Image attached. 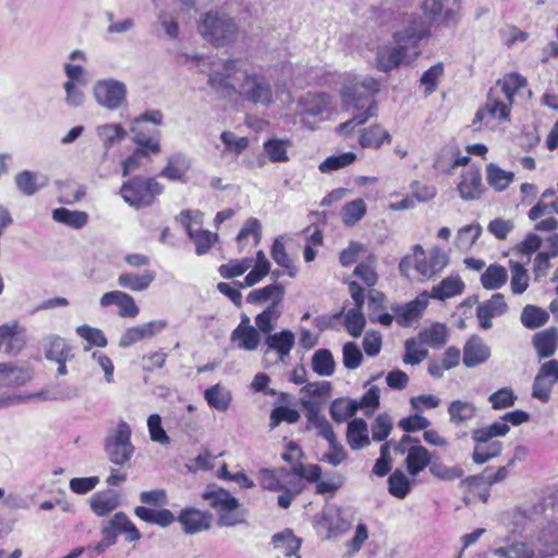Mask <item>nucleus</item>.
<instances>
[{
    "instance_id": "f257e3e1",
    "label": "nucleus",
    "mask_w": 558,
    "mask_h": 558,
    "mask_svg": "<svg viewBox=\"0 0 558 558\" xmlns=\"http://www.w3.org/2000/svg\"><path fill=\"white\" fill-rule=\"evenodd\" d=\"M380 90V82L371 76L354 77L342 89V100L344 107L361 111L353 116L352 119L340 123L337 133L347 136L353 130L366 123L368 119L377 117L378 106L374 100L375 94Z\"/></svg>"
},
{
    "instance_id": "f03ea898",
    "label": "nucleus",
    "mask_w": 558,
    "mask_h": 558,
    "mask_svg": "<svg viewBox=\"0 0 558 558\" xmlns=\"http://www.w3.org/2000/svg\"><path fill=\"white\" fill-rule=\"evenodd\" d=\"M303 457L301 448L290 441L282 453V459L290 464V469H262L260 486L268 490H282L290 486L294 494L300 493L305 483H314V465L305 466L302 462Z\"/></svg>"
},
{
    "instance_id": "7ed1b4c3",
    "label": "nucleus",
    "mask_w": 558,
    "mask_h": 558,
    "mask_svg": "<svg viewBox=\"0 0 558 558\" xmlns=\"http://www.w3.org/2000/svg\"><path fill=\"white\" fill-rule=\"evenodd\" d=\"M525 85L526 80L519 74H511L498 81L490 88L485 106L476 112L474 123L482 121L486 116L508 120L514 94Z\"/></svg>"
},
{
    "instance_id": "20e7f679",
    "label": "nucleus",
    "mask_w": 558,
    "mask_h": 558,
    "mask_svg": "<svg viewBox=\"0 0 558 558\" xmlns=\"http://www.w3.org/2000/svg\"><path fill=\"white\" fill-rule=\"evenodd\" d=\"M198 32L208 43L216 47H225L236 39L239 26L227 13L220 11L206 12L199 23Z\"/></svg>"
},
{
    "instance_id": "39448f33",
    "label": "nucleus",
    "mask_w": 558,
    "mask_h": 558,
    "mask_svg": "<svg viewBox=\"0 0 558 558\" xmlns=\"http://www.w3.org/2000/svg\"><path fill=\"white\" fill-rule=\"evenodd\" d=\"M243 65L245 62L240 59H228L210 69L207 84L218 98L227 99L238 95Z\"/></svg>"
},
{
    "instance_id": "423d86ee",
    "label": "nucleus",
    "mask_w": 558,
    "mask_h": 558,
    "mask_svg": "<svg viewBox=\"0 0 558 558\" xmlns=\"http://www.w3.org/2000/svg\"><path fill=\"white\" fill-rule=\"evenodd\" d=\"M202 497L217 511L219 526L231 527L246 523V511L241 509L239 500L228 490L216 487L207 488Z\"/></svg>"
},
{
    "instance_id": "0eeeda50",
    "label": "nucleus",
    "mask_w": 558,
    "mask_h": 558,
    "mask_svg": "<svg viewBox=\"0 0 558 558\" xmlns=\"http://www.w3.org/2000/svg\"><path fill=\"white\" fill-rule=\"evenodd\" d=\"M163 190L155 178L135 175L123 182L119 194L126 204L138 209L151 206Z\"/></svg>"
},
{
    "instance_id": "6e6552de",
    "label": "nucleus",
    "mask_w": 558,
    "mask_h": 558,
    "mask_svg": "<svg viewBox=\"0 0 558 558\" xmlns=\"http://www.w3.org/2000/svg\"><path fill=\"white\" fill-rule=\"evenodd\" d=\"M238 96L254 105L269 106L274 101L269 80L259 72H250L245 65H243Z\"/></svg>"
},
{
    "instance_id": "1a4fd4ad",
    "label": "nucleus",
    "mask_w": 558,
    "mask_h": 558,
    "mask_svg": "<svg viewBox=\"0 0 558 558\" xmlns=\"http://www.w3.org/2000/svg\"><path fill=\"white\" fill-rule=\"evenodd\" d=\"M131 427L125 421H120L117 428L105 440V452L109 461L116 465L124 466L134 454L131 442Z\"/></svg>"
},
{
    "instance_id": "9d476101",
    "label": "nucleus",
    "mask_w": 558,
    "mask_h": 558,
    "mask_svg": "<svg viewBox=\"0 0 558 558\" xmlns=\"http://www.w3.org/2000/svg\"><path fill=\"white\" fill-rule=\"evenodd\" d=\"M93 94L99 106L113 111L126 101L128 88L119 80L104 78L94 84Z\"/></svg>"
},
{
    "instance_id": "9b49d317",
    "label": "nucleus",
    "mask_w": 558,
    "mask_h": 558,
    "mask_svg": "<svg viewBox=\"0 0 558 558\" xmlns=\"http://www.w3.org/2000/svg\"><path fill=\"white\" fill-rule=\"evenodd\" d=\"M429 25L416 14L403 16L400 26L393 32L392 37L396 44L401 45L407 50L416 47L417 44L428 37Z\"/></svg>"
},
{
    "instance_id": "f8f14e48",
    "label": "nucleus",
    "mask_w": 558,
    "mask_h": 558,
    "mask_svg": "<svg viewBox=\"0 0 558 558\" xmlns=\"http://www.w3.org/2000/svg\"><path fill=\"white\" fill-rule=\"evenodd\" d=\"M101 541L109 546H113L117 543L118 535L125 534L129 542H137L142 535L135 524L129 519V517L120 511L107 522H105L100 530Z\"/></svg>"
},
{
    "instance_id": "ddd939ff",
    "label": "nucleus",
    "mask_w": 558,
    "mask_h": 558,
    "mask_svg": "<svg viewBox=\"0 0 558 558\" xmlns=\"http://www.w3.org/2000/svg\"><path fill=\"white\" fill-rule=\"evenodd\" d=\"M558 383V361L550 360L543 363L534 378L532 385V397L547 403L550 399L551 390Z\"/></svg>"
},
{
    "instance_id": "4468645a",
    "label": "nucleus",
    "mask_w": 558,
    "mask_h": 558,
    "mask_svg": "<svg viewBox=\"0 0 558 558\" xmlns=\"http://www.w3.org/2000/svg\"><path fill=\"white\" fill-rule=\"evenodd\" d=\"M317 523L318 527L325 531L323 538L331 539L349 531L352 522L348 511L335 506H327Z\"/></svg>"
},
{
    "instance_id": "2eb2a0df",
    "label": "nucleus",
    "mask_w": 558,
    "mask_h": 558,
    "mask_svg": "<svg viewBox=\"0 0 558 558\" xmlns=\"http://www.w3.org/2000/svg\"><path fill=\"white\" fill-rule=\"evenodd\" d=\"M458 0H424V13L434 22L445 26H452L459 20Z\"/></svg>"
},
{
    "instance_id": "dca6fc26",
    "label": "nucleus",
    "mask_w": 558,
    "mask_h": 558,
    "mask_svg": "<svg viewBox=\"0 0 558 558\" xmlns=\"http://www.w3.org/2000/svg\"><path fill=\"white\" fill-rule=\"evenodd\" d=\"M316 433L324 437L329 445V450L323 457L324 461H327L331 465L337 466L347 459L344 448L338 441L331 425L325 417H320L317 412Z\"/></svg>"
},
{
    "instance_id": "f3484780",
    "label": "nucleus",
    "mask_w": 558,
    "mask_h": 558,
    "mask_svg": "<svg viewBox=\"0 0 558 558\" xmlns=\"http://www.w3.org/2000/svg\"><path fill=\"white\" fill-rule=\"evenodd\" d=\"M26 344L25 329L17 322L0 326V352L17 355Z\"/></svg>"
},
{
    "instance_id": "a211bd4d",
    "label": "nucleus",
    "mask_w": 558,
    "mask_h": 558,
    "mask_svg": "<svg viewBox=\"0 0 558 558\" xmlns=\"http://www.w3.org/2000/svg\"><path fill=\"white\" fill-rule=\"evenodd\" d=\"M494 554L501 558H545L558 554V542L546 544L543 549L536 554L525 543H514L507 547L494 549Z\"/></svg>"
},
{
    "instance_id": "6ab92c4d",
    "label": "nucleus",
    "mask_w": 558,
    "mask_h": 558,
    "mask_svg": "<svg viewBox=\"0 0 558 558\" xmlns=\"http://www.w3.org/2000/svg\"><path fill=\"white\" fill-rule=\"evenodd\" d=\"M177 521L182 525L185 534H196L210 529L213 514L194 507H187L181 510Z\"/></svg>"
},
{
    "instance_id": "aec40b11",
    "label": "nucleus",
    "mask_w": 558,
    "mask_h": 558,
    "mask_svg": "<svg viewBox=\"0 0 558 558\" xmlns=\"http://www.w3.org/2000/svg\"><path fill=\"white\" fill-rule=\"evenodd\" d=\"M32 378L33 371L29 366L12 362L0 363V388L24 386Z\"/></svg>"
},
{
    "instance_id": "412c9836",
    "label": "nucleus",
    "mask_w": 558,
    "mask_h": 558,
    "mask_svg": "<svg viewBox=\"0 0 558 558\" xmlns=\"http://www.w3.org/2000/svg\"><path fill=\"white\" fill-rule=\"evenodd\" d=\"M427 304L428 295L426 293H422L415 300L409 303L391 306V311L393 312L395 318L400 326H409L421 317Z\"/></svg>"
},
{
    "instance_id": "4be33fe9",
    "label": "nucleus",
    "mask_w": 558,
    "mask_h": 558,
    "mask_svg": "<svg viewBox=\"0 0 558 558\" xmlns=\"http://www.w3.org/2000/svg\"><path fill=\"white\" fill-rule=\"evenodd\" d=\"M508 310L505 296L501 293H495L489 300L482 302L476 307V316L483 329L492 327V319L501 316Z\"/></svg>"
},
{
    "instance_id": "5701e85b",
    "label": "nucleus",
    "mask_w": 558,
    "mask_h": 558,
    "mask_svg": "<svg viewBox=\"0 0 558 558\" xmlns=\"http://www.w3.org/2000/svg\"><path fill=\"white\" fill-rule=\"evenodd\" d=\"M111 305L119 307L118 314L121 317L135 318L140 313L133 296L119 290L107 292L100 298V306L108 307Z\"/></svg>"
},
{
    "instance_id": "b1692460",
    "label": "nucleus",
    "mask_w": 558,
    "mask_h": 558,
    "mask_svg": "<svg viewBox=\"0 0 558 558\" xmlns=\"http://www.w3.org/2000/svg\"><path fill=\"white\" fill-rule=\"evenodd\" d=\"M484 191L481 171L471 167L463 172L461 182L458 184L460 197L464 201H473L481 197Z\"/></svg>"
},
{
    "instance_id": "393cba45",
    "label": "nucleus",
    "mask_w": 558,
    "mask_h": 558,
    "mask_svg": "<svg viewBox=\"0 0 558 558\" xmlns=\"http://www.w3.org/2000/svg\"><path fill=\"white\" fill-rule=\"evenodd\" d=\"M283 296V286L281 283H274L262 289L251 291L246 296V302L258 305L269 302L268 306L280 307L282 306Z\"/></svg>"
},
{
    "instance_id": "a878e982",
    "label": "nucleus",
    "mask_w": 558,
    "mask_h": 558,
    "mask_svg": "<svg viewBox=\"0 0 558 558\" xmlns=\"http://www.w3.org/2000/svg\"><path fill=\"white\" fill-rule=\"evenodd\" d=\"M490 356V349L477 337H471L463 348V363L466 367H475L486 362Z\"/></svg>"
},
{
    "instance_id": "bb28decb",
    "label": "nucleus",
    "mask_w": 558,
    "mask_h": 558,
    "mask_svg": "<svg viewBox=\"0 0 558 558\" xmlns=\"http://www.w3.org/2000/svg\"><path fill=\"white\" fill-rule=\"evenodd\" d=\"M295 343V336L291 330L284 329L279 332L270 333L265 338V354L274 351L281 361L288 356Z\"/></svg>"
},
{
    "instance_id": "cd10ccee",
    "label": "nucleus",
    "mask_w": 558,
    "mask_h": 558,
    "mask_svg": "<svg viewBox=\"0 0 558 558\" xmlns=\"http://www.w3.org/2000/svg\"><path fill=\"white\" fill-rule=\"evenodd\" d=\"M412 266L421 276L425 278L433 277V270L428 267V256L420 244L413 246L412 255H407L401 259L399 269L403 275L409 276Z\"/></svg>"
},
{
    "instance_id": "c85d7f7f",
    "label": "nucleus",
    "mask_w": 558,
    "mask_h": 558,
    "mask_svg": "<svg viewBox=\"0 0 558 558\" xmlns=\"http://www.w3.org/2000/svg\"><path fill=\"white\" fill-rule=\"evenodd\" d=\"M405 53L407 49L398 44L379 47L376 53L377 68L383 72H389L402 63Z\"/></svg>"
},
{
    "instance_id": "c756f323",
    "label": "nucleus",
    "mask_w": 558,
    "mask_h": 558,
    "mask_svg": "<svg viewBox=\"0 0 558 558\" xmlns=\"http://www.w3.org/2000/svg\"><path fill=\"white\" fill-rule=\"evenodd\" d=\"M432 461L430 452L422 445L416 444L410 446L405 459V466L408 473L412 476L417 475L426 466H429Z\"/></svg>"
},
{
    "instance_id": "7c9ffc66",
    "label": "nucleus",
    "mask_w": 558,
    "mask_h": 558,
    "mask_svg": "<svg viewBox=\"0 0 558 558\" xmlns=\"http://www.w3.org/2000/svg\"><path fill=\"white\" fill-rule=\"evenodd\" d=\"M347 440L352 450H359L371 444L367 423L363 418H354L348 424Z\"/></svg>"
},
{
    "instance_id": "2f4dec72",
    "label": "nucleus",
    "mask_w": 558,
    "mask_h": 558,
    "mask_svg": "<svg viewBox=\"0 0 558 558\" xmlns=\"http://www.w3.org/2000/svg\"><path fill=\"white\" fill-rule=\"evenodd\" d=\"M156 278L154 270L146 269L142 274L124 272L118 277V284L121 288L132 291L146 290Z\"/></svg>"
},
{
    "instance_id": "473e14b6",
    "label": "nucleus",
    "mask_w": 558,
    "mask_h": 558,
    "mask_svg": "<svg viewBox=\"0 0 558 558\" xmlns=\"http://www.w3.org/2000/svg\"><path fill=\"white\" fill-rule=\"evenodd\" d=\"M558 340V332L549 328L533 336V345L539 359H547L555 354Z\"/></svg>"
},
{
    "instance_id": "72a5a7b5",
    "label": "nucleus",
    "mask_w": 558,
    "mask_h": 558,
    "mask_svg": "<svg viewBox=\"0 0 558 558\" xmlns=\"http://www.w3.org/2000/svg\"><path fill=\"white\" fill-rule=\"evenodd\" d=\"M44 353L48 361L60 360V357L74 354L73 348L59 335H48L44 338Z\"/></svg>"
},
{
    "instance_id": "f704fd0d",
    "label": "nucleus",
    "mask_w": 558,
    "mask_h": 558,
    "mask_svg": "<svg viewBox=\"0 0 558 558\" xmlns=\"http://www.w3.org/2000/svg\"><path fill=\"white\" fill-rule=\"evenodd\" d=\"M134 513L144 522L156 524L161 527H167L177 520L169 509L155 510L144 506H138L134 509Z\"/></svg>"
},
{
    "instance_id": "c9c22d12",
    "label": "nucleus",
    "mask_w": 558,
    "mask_h": 558,
    "mask_svg": "<svg viewBox=\"0 0 558 558\" xmlns=\"http://www.w3.org/2000/svg\"><path fill=\"white\" fill-rule=\"evenodd\" d=\"M236 347L245 351H254L260 344V333L255 327H235L230 337Z\"/></svg>"
},
{
    "instance_id": "e433bc0d",
    "label": "nucleus",
    "mask_w": 558,
    "mask_h": 558,
    "mask_svg": "<svg viewBox=\"0 0 558 558\" xmlns=\"http://www.w3.org/2000/svg\"><path fill=\"white\" fill-rule=\"evenodd\" d=\"M204 398L211 409L226 412L232 401V395L221 384H216L204 391Z\"/></svg>"
},
{
    "instance_id": "4c0bfd02",
    "label": "nucleus",
    "mask_w": 558,
    "mask_h": 558,
    "mask_svg": "<svg viewBox=\"0 0 558 558\" xmlns=\"http://www.w3.org/2000/svg\"><path fill=\"white\" fill-rule=\"evenodd\" d=\"M119 506V497L113 490L96 493L90 499V508L98 517H105Z\"/></svg>"
},
{
    "instance_id": "58836bf2",
    "label": "nucleus",
    "mask_w": 558,
    "mask_h": 558,
    "mask_svg": "<svg viewBox=\"0 0 558 558\" xmlns=\"http://www.w3.org/2000/svg\"><path fill=\"white\" fill-rule=\"evenodd\" d=\"M385 141L390 143L391 136L389 132L379 124L363 129L359 138V143L362 147L375 149L379 148Z\"/></svg>"
},
{
    "instance_id": "ea45409f",
    "label": "nucleus",
    "mask_w": 558,
    "mask_h": 558,
    "mask_svg": "<svg viewBox=\"0 0 558 558\" xmlns=\"http://www.w3.org/2000/svg\"><path fill=\"white\" fill-rule=\"evenodd\" d=\"M54 221L63 223L73 229H82L88 222V214L82 210H70L64 207L52 210Z\"/></svg>"
},
{
    "instance_id": "a19ab883",
    "label": "nucleus",
    "mask_w": 558,
    "mask_h": 558,
    "mask_svg": "<svg viewBox=\"0 0 558 558\" xmlns=\"http://www.w3.org/2000/svg\"><path fill=\"white\" fill-rule=\"evenodd\" d=\"M190 169L187 158L182 154H175L168 159L167 166L161 170L159 177L171 181H181Z\"/></svg>"
},
{
    "instance_id": "79ce46f5",
    "label": "nucleus",
    "mask_w": 558,
    "mask_h": 558,
    "mask_svg": "<svg viewBox=\"0 0 558 558\" xmlns=\"http://www.w3.org/2000/svg\"><path fill=\"white\" fill-rule=\"evenodd\" d=\"M343 484V476L337 472L323 473L316 465V493L333 495Z\"/></svg>"
},
{
    "instance_id": "37998d69",
    "label": "nucleus",
    "mask_w": 558,
    "mask_h": 558,
    "mask_svg": "<svg viewBox=\"0 0 558 558\" xmlns=\"http://www.w3.org/2000/svg\"><path fill=\"white\" fill-rule=\"evenodd\" d=\"M271 543L276 549L283 551L284 556L291 557L296 555L301 546V538L296 537L289 529L276 533L271 537Z\"/></svg>"
},
{
    "instance_id": "c03bdc74",
    "label": "nucleus",
    "mask_w": 558,
    "mask_h": 558,
    "mask_svg": "<svg viewBox=\"0 0 558 558\" xmlns=\"http://www.w3.org/2000/svg\"><path fill=\"white\" fill-rule=\"evenodd\" d=\"M447 328L444 324L436 323L429 328L420 331L417 339L421 343L428 344L432 348H441L447 342Z\"/></svg>"
},
{
    "instance_id": "a18cd8bd",
    "label": "nucleus",
    "mask_w": 558,
    "mask_h": 558,
    "mask_svg": "<svg viewBox=\"0 0 558 558\" xmlns=\"http://www.w3.org/2000/svg\"><path fill=\"white\" fill-rule=\"evenodd\" d=\"M502 442L499 440H488L487 442H475L472 459L476 464H483L490 459L500 456Z\"/></svg>"
},
{
    "instance_id": "49530a36",
    "label": "nucleus",
    "mask_w": 558,
    "mask_h": 558,
    "mask_svg": "<svg viewBox=\"0 0 558 558\" xmlns=\"http://www.w3.org/2000/svg\"><path fill=\"white\" fill-rule=\"evenodd\" d=\"M508 279V272L500 265H489L481 276V282L487 290H497L501 288Z\"/></svg>"
},
{
    "instance_id": "de8ad7c7",
    "label": "nucleus",
    "mask_w": 558,
    "mask_h": 558,
    "mask_svg": "<svg viewBox=\"0 0 558 558\" xmlns=\"http://www.w3.org/2000/svg\"><path fill=\"white\" fill-rule=\"evenodd\" d=\"M282 314V306H267L262 313L255 317L256 329L266 336L270 335L275 329V323Z\"/></svg>"
},
{
    "instance_id": "09e8293b",
    "label": "nucleus",
    "mask_w": 558,
    "mask_h": 558,
    "mask_svg": "<svg viewBox=\"0 0 558 558\" xmlns=\"http://www.w3.org/2000/svg\"><path fill=\"white\" fill-rule=\"evenodd\" d=\"M270 270V263L263 251L256 253V264L245 276L244 282L239 283L241 288L252 287L259 282Z\"/></svg>"
},
{
    "instance_id": "8fccbe9b",
    "label": "nucleus",
    "mask_w": 558,
    "mask_h": 558,
    "mask_svg": "<svg viewBox=\"0 0 558 558\" xmlns=\"http://www.w3.org/2000/svg\"><path fill=\"white\" fill-rule=\"evenodd\" d=\"M450 421L454 424L464 423L476 414V407L468 401L456 400L448 407Z\"/></svg>"
},
{
    "instance_id": "3c124183",
    "label": "nucleus",
    "mask_w": 558,
    "mask_h": 558,
    "mask_svg": "<svg viewBox=\"0 0 558 558\" xmlns=\"http://www.w3.org/2000/svg\"><path fill=\"white\" fill-rule=\"evenodd\" d=\"M97 135L102 141L106 149L120 143L126 136L125 130L120 124L108 123L97 128Z\"/></svg>"
},
{
    "instance_id": "603ef678",
    "label": "nucleus",
    "mask_w": 558,
    "mask_h": 558,
    "mask_svg": "<svg viewBox=\"0 0 558 558\" xmlns=\"http://www.w3.org/2000/svg\"><path fill=\"white\" fill-rule=\"evenodd\" d=\"M510 427L502 422H495L482 428H476L472 432V439L474 442H487L495 437H501L508 434Z\"/></svg>"
},
{
    "instance_id": "864d4df0",
    "label": "nucleus",
    "mask_w": 558,
    "mask_h": 558,
    "mask_svg": "<svg viewBox=\"0 0 558 558\" xmlns=\"http://www.w3.org/2000/svg\"><path fill=\"white\" fill-rule=\"evenodd\" d=\"M464 283L459 278L449 277L444 279L440 284L433 288L432 298L446 300L461 294Z\"/></svg>"
},
{
    "instance_id": "5fc2aeb1",
    "label": "nucleus",
    "mask_w": 558,
    "mask_h": 558,
    "mask_svg": "<svg viewBox=\"0 0 558 558\" xmlns=\"http://www.w3.org/2000/svg\"><path fill=\"white\" fill-rule=\"evenodd\" d=\"M549 319L548 313L535 305H526L521 313V323L529 329L544 326Z\"/></svg>"
},
{
    "instance_id": "6e6d98bb",
    "label": "nucleus",
    "mask_w": 558,
    "mask_h": 558,
    "mask_svg": "<svg viewBox=\"0 0 558 558\" xmlns=\"http://www.w3.org/2000/svg\"><path fill=\"white\" fill-rule=\"evenodd\" d=\"M357 411V401L339 398L330 405V415L337 423H342L352 417Z\"/></svg>"
},
{
    "instance_id": "4d7b16f0",
    "label": "nucleus",
    "mask_w": 558,
    "mask_h": 558,
    "mask_svg": "<svg viewBox=\"0 0 558 558\" xmlns=\"http://www.w3.org/2000/svg\"><path fill=\"white\" fill-rule=\"evenodd\" d=\"M80 389L76 386L64 383L58 384L51 391H41L37 397L50 401H65L77 398Z\"/></svg>"
},
{
    "instance_id": "13d9d810",
    "label": "nucleus",
    "mask_w": 558,
    "mask_h": 558,
    "mask_svg": "<svg viewBox=\"0 0 558 558\" xmlns=\"http://www.w3.org/2000/svg\"><path fill=\"white\" fill-rule=\"evenodd\" d=\"M220 140L225 145L222 155L233 154L234 157L241 155L248 147V138L245 136L239 137L231 131H223Z\"/></svg>"
},
{
    "instance_id": "bf43d9fd",
    "label": "nucleus",
    "mask_w": 558,
    "mask_h": 558,
    "mask_svg": "<svg viewBox=\"0 0 558 558\" xmlns=\"http://www.w3.org/2000/svg\"><path fill=\"white\" fill-rule=\"evenodd\" d=\"M514 174L490 163L487 167V182L497 191H504L513 180Z\"/></svg>"
},
{
    "instance_id": "052dcab7",
    "label": "nucleus",
    "mask_w": 558,
    "mask_h": 558,
    "mask_svg": "<svg viewBox=\"0 0 558 558\" xmlns=\"http://www.w3.org/2000/svg\"><path fill=\"white\" fill-rule=\"evenodd\" d=\"M355 159L356 155L354 153L345 151L339 155L329 156L319 165L318 168L323 173H329L353 163Z\"/></svg>"
},
{
    "instance_id": "680f3d73",
    "label": "nucleus",
    "mask_w": 558,
    "mask_h": 558,
    "mask_svg": "<svg viewBox=\"0 0 558 558\" xmlns=\"http://www.w3.org/2000/svg\"><path fill=\"white\" fill-rule=\"evenodd\" d=\"M189 238L195 244V252L197 255H204L208 253L214 243L218 241V234L213 233L208 230L197 229L194 232H190Z\"/></svg>"
},
{
    "instance_id": "e2e57ef3",
    "label": "nucleus",
    "mask_w": 558,
    "mask_h": 558,
    "mask_svg": "<svg viewBox=\"0 0 558 558\" xmlns=\"http://www.w3.org/2000/svg\"><path fill=\"white\" fill-rule=\"evenodd\" d=\"M366 214L365 202L361 198L347 203L342 208V221L347 226H353Z\"/></svg>"
},
{
    "instance_id": "0e129e2a",
    "label": "nucleus",
    "mask_w": 558,
    "mask_h": 558,
    "mask_svg": "<svg viewBox=\"0 0 558 558\" xmlns=\"http://www.w3.org/2000/svg\"><path fill=\"white\" fill-rule=\"evenodd\" d=\"M421 342L416 338H410L404 343L405 353L403 355V363L416 365L420 364L428 355V350L421 348Z\"/></svg>"
},
{
    "instance_id": "69168bd1",
    "label": "nucleus",
    "mask_w": 558,
    "mask_h": 558,
    "mask_svg": "<svg viewBox=\"0 0 558 558\" xmlns=\"http://www.w3.org/2000/svg\"><path fill=\"white\" fill-rule=\"evenodd\" d=\"M389 493L400 499L407 497L410 492V481L401 470L392 472L388 478Z\"/></svg>"
},
{
    "instance_id": "338daca9",
    "label": "nucleus",
    "mask_w": 558,
    "mask_h": 558,
    "mask_svg": "<svg viewBox=\"0 0 558 558\" xmlns=\"http://www.w3.org/2000/svg\"><path fill=\"white\" fill-rule=\"evenodd\" d=\"M363 307H353L349 310L344 317V325L352 337H360L365 327L366 320L362 313Z\"/></svg>"
},
{
    "instance_id": "774afa93",
    "label": "nucleus",
    "mask_w": 558,
    "mask_h": 558,
    "mask_svg": "<svg viewBox=\"0 0 558 558\" xmlns=\"http://www.w3.org/2000/svg\"><path fill=\"white\" fill-rule=\"evenodd\" d=\"M444 75V64L441 62H438L430 66L427 71H425L420 80L421 85L424 86L425 95L429 96L432 95L438 86L439 80Z\"/></svg>"
}]
</instances>
